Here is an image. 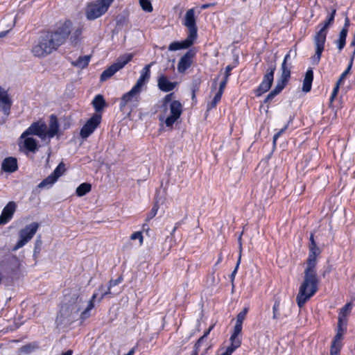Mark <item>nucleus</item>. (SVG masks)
Here are the masks:
<instances>
[{"instance_id":"20e7f679","label":"nucleus","mask_w":355,"mask_h":355,"mask_svg":"<svg viewBox=\"0 0 355 355\" xmlns=\"http://www.w3.org/2000/svg\"><path fill=\"white\" fill-rule=\"evenodd\" d=\"M173 94H168L162 101L159 119L166 127L171 128L180 119L182 113V105L178 101L173 100Z\"/></svg>"},{"instance_id":"393cba45","label":"nucleus","mask_w":355,"mask_h":355,"mask_svg":"<svg viewBox=\"0 0 355 355\" xmlns=\"http://www.w3.org/2000/svg\"><path fill=\"white\" fill-rule=\"evenodd\" d=\"M153 64V63L152 62L144 67V68L141 71L140 77L137 80L135 85L137 86L139 88L142 89V87L148 81L150 78V69Z\"/></svg>"},{"instance_id":"6e6552de","label":"nucleus","mask_w":355,"mask_h":355,"mask_svg":"<svg viewBox=\"0 0 355 355\" xmlns=\"http://www.w3.org/2000/svg\"><path fill=\"white\" fill-rule=\"evenodd\" d=\"M291 51H289L285 55L281 66V76L277 81L275 88L267 96L266 101L272 99L274 96L280 93L286 85L291 77V68L290 66L287 64V61L290 58Z\"/></svg>"},{"instance_id":"a18cd8bd","label":"nucleus","mask_w":355,"mask_h":355,"mask_svg":"<svg viewBox=\"0 0 355 355\" xmlns=\"http://www.w3.org/2000/svg\"><path fill=\"white\" fill-rule=\"evenodd\" d=\"M227 80L228 79H225V78H223V80L220 83L219 89H218L217 92L220 93V94H223V93L224 92V89H225V87L226 86V84L227 83Z\"/></svg>"},{"instance_id":"ddd939ff","label":"nucleus","mask_w":355,"mask_h":355,"mask_svg":"<svg viewBox=\"0 0 355 355\" xmlns=\"http://www.w3.org/2000/svg\"><path fill=\"white\" fill-rule=\"evenodd\" d=\"M183 24L189 30L188 36L196 40L198 29L196 26V17L195 15L194 8H191L187 11L184 18Z\"/></svg>"},{"instance_id":"338daca9","label":"nucleus","mask_w":355,"mask_h":355,"mask_svg":"<svg viewBox=\"0 0 355 355\" xmlns=\"http://www.w3.org/2000/svg\"><path fill=\"white\" fill-rule=\"evenodd\" d=\"M168 239V237H166V238L165 239V242H166V241H167Z\"/></svg>"},{"instance_id":"e2e57ef3","label":"nucleus","mask_w":355,"mask_h":355,"mask_svg":"<svg viewBox=\"0 0 355 355\" xmlns=\"http://www.w3.org/2000/svg\"><path fill=\"white\" fill-rule=\"evenodd\" d=\"M207 351H208V349H206V351L204 352V354H203L204 355H205V354L207 353Z\"/></svg>"},{"instance_id":"bf43d9fd","label":"nucleus","mask_w":355,"mask_h":355,"mask_svg":"<svg viewBox=\"0 0 355 355\" xmlns=\"http://www.w3.org/2000/svg\"><path fill=\"white\" fill-rule=\"evenodd\" d=\"M209 7V5L208 4H204L202 6V8L205 9V8H207Z\"/></svg>"},{"instance_id":"bb28decb","label":"nucleus","mask_w":355,"mask_h":355,"mask_svg":"<svg viewBox=\"0 0 355 355\" xmlns=\"http://www.w3.org/2000/svg\"><path fill=\"white\" fill-rule=\"evenodd\" d=\"M352 306L351 303H347L340 309L338 316V326L341 327L343 324H345V318L350 314Z\"/></svg>"},{"instance_id":"4c0bfd02","label":"nucleus","mask_w":355,"mask_h":355,"mask_svg":"<svg viewBox=\"0 0 355 355\" xmlns=\"http://www.w3.org/2000/svg\"><path fill=\"white\" fill-rule=\"evenodd\" d=\"M353 62H349L347 69L345 70V71L340 75L339 79L338 80L337 83L338 85H341L344 80L346 78L347 75L350 73V70L352 69Z\"/></svg>"},{"instance_id":"4d7b16f0","label":"nucleus","mask_w":355,"mask_h":355,"mask_svg":"<svg viewBox=\"0 0 355 355\" xmlns=\"http://www.w3.org/2000/svg\"><path fill=\"white\" fill-rule=\"evenodd\" d=\"M176 230H177V227H175V226L173 227L172 230H171V235L175 233V232L176 231Z\"/></svg>"},{"instance_id":"412c9836","label":"nucleus","mask_w":355,"mask_h":355,"mask_svg":"<svg viewBox=\"0 0 355 355\" xmlns=\"http://www.w3.org/2000/svg\"><path fill=\"white\" fill-rule=\"evenodd\" d=\"M193 53L191 51L187 52L180 60L178 64V71L180 73L184 72L190 67L192 63Z\"/></svg>"},{"instance_id":"0e129e2a","label":"nucleus","mask_w":355,"mask_h":355,"mask_svg":"<svg viewBox=\"0 0 355 355\" xmlns=\"http://www.w3.org/2000/svg\"><path fill=\"white\" fill-rule=\"evenodd\" d=\"M207 351H208V349H206V351L204 352V354H203L204 355H205V354L207 353Z\"/></svg>"},{"instance_id":"052dcab7","label":"nucleus","mask_w":355,"mask_h":355,"mask_svg":"<svg viewBox=\"0 0 355 355\" xmlns=\"http://www.w3.org/2000/svg\"><path fill=\"white\" fill-rule=\"evenodd\" d=\"M221 261V257H220L219 259H218V261H217V263H218L219 262H220Z\"/></svg>"},{"instance_id":"9d476101","label":"nucleus","mask_w":355,"mask_h":355,"mask_svg":"<svg viewBox=\"0 0 355 355\" xmlns=\"http://www.w3.org/2000/svg\"><path fill=\"white\" fill-rule=\"evenodd\" d=\"M132 58V54L120 56L116 62L105 69L101 76V80L105 81L112 77L116 72L122 69Z\"/></svg>"},{"instance_id":"13d9d810","label":"nucleus","mask_w":355,"mask_h":355,"mask_svg":"<svg viewBox=\"0 0 355 355\" xmlns=\"http://www.w3.org/2000/svg\"><path fill=\"white\" fill-rule=\"evenodd\" d=\"M217 80H218V78H216V79H214V86H213V87H214V88H216V82H217Z\"/></svg>"},{"instance_id":"aec40b11","label":"nucleus","mask_w":355,"mask_h":355,"mask_svg":"<svg viewBox=\"0 0 355 355\" xmlns=\"http://www.w3.org/2000/svg\"><path fill=\"white\" fill-rule=\"evenodd\" d=\"M176 82H171L166 76L160 75L157 79V87L158 88L165 92L172 91L176 86Z\"/></svg>"},{"instance_id":"2f4dec72","label":"nucleus","mask_w":355,"mask_h":355,"mask_svg":"<svg viewBox=\"0 0 355 355\" xmlns=\"http://www.w3.org/2000/svg\"><path fill=\"white\" fill-rule=\"evenodd\" d=\"M92 186L89 183H82L80 184L76 191L78 196L81 197L87 194L91 191Z\"/></svg>"},{"instance_id":"f257e3e1","label":"nucleus","mask_w":355,"mask_h":355,"mask_svg":"<svg viewBox=\"0 0 355 355\" xmlns=\"http://www.w3.org/2000/svg\"><path fill=\"white\" fill-rule=\"evenodd\" d=\"M71 28V23L68 20L62 23L55 32L42 35L32 47L33 55L42 58L51 54L64 42L69 37Z\"/></svg>"},{"instance_id":"603ef678","label":"nucleus","mask_w":355,"mask_h":355,"mask_svg":"<svg viewBox=\"0 0 355 355\" xmlns=\"http://www.w3.org/2000/svg\"><path fill=\"white\" fill-rule=\"evenodd\" d=\"M316 244L315 241H314V239H313V234H311V236H310V244L309 245H315Z\"/></svg>"},{"instance_id":"6ab92c4d","label":"nucleus","mask_w":355,"mask_h":355,"mask_svg":"<svg viewBox=\"0 0 355 355\" xmlns=\"http://www.w3.org/2000/svg\"><path fill=\"white\" fill-rule=\"evenodd\" d=\"M17 205L15 202H9L3 208L0 216V225L6 224L12 218L16 210Z\"/></svg>"},{"instance_id":"864d4df0","label":"nucleus","mask_w":355,"mask_h":355,"mask_svg":"<svg viewBox=\"0 0 355 355\" xmlns=\"http://www.w3.org/2000/svg\"><path fill=\"white\" fill-rule=\"evenodd\" d=\"M149 230L150 229H149V227H148L147 224H144L143 225V230H144V231L148 232L149 231Z\"/></svg>"},{"instance_id":"c9c22d12","label":"nucleus","mask_w":355,"mask_h":355,"mask_svg":"<svg viewBox=\"0 0 355 355\" xmlns=\"http://www.w3.org/2000/svg\"><path fill=\"white\" fill-rule=\"evenodd\" d=\"M221 96L222 94L216 92L212 101L207 103V110H210L212 108L215 107L216 105L218 103V102L220 101Z\"/></svg>"},{"instance_id":"39448f33","label":"nucleus","mask_w":355,"mask_h":355,"mask_svg":"<svg viewBox=\"0 0 355 355\" xmlns=\"http://www.w3.org/2000/svg\"><path fill=\"white\" fill-rule=\"evenodd\" d=\"M60 125L55 116L51 115L49 128L44 121L39 120L33 122L24 132L23 137L27 135L37 136L42 141L49 142L50 139L58 135Z\"/></svg>"},{"instance_id":"6e6d98bb","label":"nucleus","mask_w":355,"mask_h":355,"mask_svg":"<svg viewBox=\"0 0 355 355\" xmlns=\"http://www.w3.org/2000/svg\"><path fill=\"white\" fill-rule=\"evenodd\" d=\"M6 32H5V31L0 32V37H3L6 36Z\"/></svg>"},{"instance_id":"f704fd0d","label":"nucleus","mask_w":355,"mask_h":355,"mask_svg":"<svg viewBox=\"0 0 355 355\" xmlns=\"http://www.w3.org/2000/svg\"><path fill=\"white\" fill-rule=\"evenodd\" d=\"M239 259H238V261H237V263L236 265V267H235L234 270H233V272L231 274L232 282H234V279L235 278V276H236V272H237V270L239 268V264H240V262H241V251H242L241 234L239 237Z\"/></svg>"},{"instance_id":"58836bf2","label":"nucleus","mask_w":355,"mask_h":355,"mask_svg":"<svg viewBox=\"0 0 355 355\" xmlns=\"http://www.w3.org/2000/svg\"><path fill=\"white\" fill-rule=\"evenodd\" d=\"M343 334V329H342V326L341 327L338 326V331L336 333V335L334 338L333 343H337V344H342L341 340H342Z\"/></svg>"},{"instance_id":"f03ea898","label":"nucleus","mask_w":355,"mask_h":355,"mask_svg":"<svg viewBox=\"0 0 355 355\" xmlns=\"http://www.w3.org/2000/svg\"><path fill=\"white\" fill-rule=\"evenodd\" d=\"M97 297V294H93L92 297L87 300L85 295H73L70 300L66 299L68 303L62 306L60 311V317L68 318L69 320H75L78 316L82 320H85L90 317L91 310L94 308V302Z\"/></svg>"},{"instance_id":"4468645a","label":"nucleus","mask_w":355,"mask_h":355,"mask_svg":"<svg viewBox=\"0 0 355 355\" xmlns=\"http://www.w3.org/2000/svg\"><path fill=\"white\" fill-rule=\"evenodd\" d=\"M65 171L64 164L60 163L53 172L42 180L39 184V188H46L51 187L57 180L64 173Z\"/></svg>"},{"instance_id":"f8f14e48","label":"nucleus","mask_w":355,"mask_h":355,"mask_svg":"<svg viewBox=\"0 0 355 355\" xmlns=\"http://www.w3.org/2000/svg\"><path fill=\"white\" fill-rule=\"evenodd\" d=\"M248 309L245 308L237 314L236 324L234 327L233 332L230 338V343H237L238 344L241 345V340L239 338V335L241 334L243 322L248 313Z\"/></svg>"},{"instance_id":"72a5a7b5","label":"nucleus","mask_w":355,"mask_h":355,"mask_svg":"<svg viewBox=\"0 0 355 355\" xmlns=\"http://www.w3.org/2000/svg\"><path fill=\"white\" fill-rule=\"evenodd\" d=\"M240 346L241 345L237 343H230V345L218 355H232Z\"/></svg>"},{"instance_id":"1a4fd4ad","label":"nucleus","mask_w":355,"mask_h":355,"mask_svg":"<svg viewBox=\"0 0 355 355\" xmlns=\"http://www.w3.org/2000/svg\"><path fill=\"white\" fill-rule=\"evenodd\" d=\"M39 227L38 223L33 222L20 230L19 232V240L13 247L12 251H16L28 243L33 238Z\"/></svg>"},{"instance_id":"8fccbe9b","label":"nucleus","mask_w":355,"mask_h":355,"mask_svg":"<svg viewBox=\"0 0 355 355\" xmlns=\"http://www.w3.org/2000/svg\"><path fill=\"white\" fill-rule=\"evenodd\" d=\"M31 349H33V347H32L31 345H26V346L22 347V348H21V351H23L26 353L30 352L31 351Z\"/></svg>"},{"instance_id":"a211bd4d","label":"nucleus","mask_w":355,"mask_h":355,"mask_svg":"<svg viewBox=\"0 0 355 355\" xmlns=\"http://www.w3.org/2000/svg\"><path fill=\"white\" fill-rule=\"evenodd\" d=\"M19 146L31 153H35L38 148L37 141L31 135L23 137V133L19 138Z\"/></svg>"},{"instance_id":"4be33fe9","label":"nucleus","mask_w":355,"mask_h":355,"mask_svg":"<svg viewBox=\"0 0 355 355\" xmlns=\"http://www.w3.org/2000/svg\"><path fill=\"white\" fill-rule=\"evenodd\" d=\"M120 282V279H117L115 280H111L109 283V286H101L100 291L101 292V299H103L105 296H107L108 295H116L117 293H120V290L113 288V287L116 286Z\"/></svg>"},{"instance_id":"e433bc0d","label":"nucleus","mask_w":355,"mask_h":355,"mask_svg":"<svg viewBox=\"0 0 355 355\" xmlns=\"http://www.w3.org/2000/svg\"><path fill=\"white\" fill-rule=\"evenodd\" d=\"M139 4L145 12H151L153 11V6L150 0H139Z\"/></svg>"},{"instance_id":"5701e85b","label":"nucleus","mask_w":355,"mask_h":355,"mask_svg":"<svg viewBox=\"0 0 355 355\" xmlns=\"http://www.w3.org/2000/svg\"><path fill=\"white\" fill-rule=\"evenodd\" d=\"M320 253V249L317 247L316 244L309 245V254L305 266L316 268L317 257Z\"/></svg>"},{"instance_id":"de8ad7c7","label":"nucleus","mask_w":355,"mask_h":355,"mask_svg":"<svg viewBox=\"0 0 355 355\" xmlns=\"http://www.w3.org/2000/svg\"><path fill=\"white\" fill-rule=\"evenodd\" d=\"M157 208L154 207L152 209L149 216L147 217L146 220H150L151 218H153L157 214Z\"/></svg>"},{"instance_id":"cd10ccee","label":"nucleus","mask_w":355,"mask_h":355,"mask_svg":"<svg viewBox=\"0 0 355 355\" xmlns=\"http://www.w3.org/2000/svg\"><path fill=\"white\" fill-rule=\"evenodd\" d=\"M313 78V73L312 70H308L306 73L303 81L302 90L304 92H308L311 89V84Z\"/></svg>"},{"instance_id":"37998d69","label":"nucleus","mask_w":355,"mask_h":355,"mask_svg":"<svg viewBox=\"0 0 355 355\" xmlns=\"http://www.w3.org/2000/svg\"><path fill=\"white\" fill-rule=\"evenodd\" d=\"M211 331V328L209 329L207 331H205V333L204 334V335L202 336H201L197 341V343H196L194 347H196V349H198L199 346H200V344L202 343V341L207 336V335L209 334V331Z\"/></svg>"},{"instance_id":"c756f323","label":"nucleus","mask_w":355,"mask_h":355,"mask_svg":"<svg viewBox=\"0 0 355 355\" xmlns=\"http://www.w3.org/2000/svg\"><path fill=\"white\" fill-rule=\"evenodd\" d=\"M71 23H72L71 21H69ZM71 34L70 36V40L71 43L73 44H76L78 41L80 40V35L82 34V28L80 27H77L75 28H73V24H71V31L69 33V35Z\"/></svg>"},{"instance_id":"09e8293b","label":"nucleus","mask_w":355,"mask_h":355,"mask_svg":"<svg viewBox=\"0 0 355 355\" xmlns=\"http://www.w3.org/2000/svg\"><path fill=\"white\" fill-rule=\"evenodd\" d=\"M232 69V67L230 65H228L226 67L225 72V77H224V78H225V79H228Z\"/></svg>"},{"instance_id":"680f3d73","label":"nucleus","mask_w":355,"mask_h":355,"mask_svg":"<svg viewBox=\"0 0 355 355\" xmlns=\"http://www.w3.org/2000/svg\"><path fill=\"white\" fill-rule=\"evenodd\" d=\"M207 351H208V349H206V351L204 352V354H203L204 355H205V354L207 353Z\"/></svg>"},{"instance_id":"7c9ffc66","label":"nucleus","mask_w":355,"mask_h":355,"mask_svg":"<svg viewBox=\"0 0 355 355\" xmlns=\"http://www.w3.org/2000/svg\"><path fill=\"white\" fill-rule=\"evenodd\" d=\"M105 104V101L102 95H97L92 101V105L96 112L103 110Z\"/></svg>"},{"instance_id":"7ed1b4c3","label":"nucleus","mask_w":355,"mask_h":355,"mask_svg":"<svg viewBox=\"0 0 355 355\" xmlns=\"http://www.w3.org/2000/svg\"><path fill=\"white\" fill-rule=\"evenodd\" d=\"M319 278L316 268L305 266L303 281L300 286L296 302L300 308L318 291Z\"/></svg>"},{"instance_id":"473e14b6","label":"nucleus","mask_w":355,"mask_h":355,"mask_svg":"<svg viewBox=\"0 0 355 355\" xmlns=\"http://www.w3.org/2000/svg\"><path fill=\"white\" fill-rule=\"evenodd\" d=\"M90 60V56L89 55H85L83 57H80L77 60H76L74 62H73V64L74 66H76L79 68H85L86 67L89 62Z\"/></svg>"},{"instance_id":"a878e982","label":"nucleus","mask_w":355,"mask_h":355,"mask_svg":"<svg viewBox=\"0 0 355 355\" xmlns=\"http://www.w3.org/2000/svg\"><path fill=\"white\" fill-rule=\"evenodd\" d=\"M17 161L15 157H7L1 164V169L5 172L13 173L17 171Z\"/></svg>"},{"instance_id":"423d86ee","label":"nucleus","mask_w":355,"mask_h":355,"mask_svg":"<svg viewBox=\"0 0 355 355\" xmlns=\"http://www.w3.org/2000/svg\"><path fill=\"white\" fill-rule=\"evenodd\" d=\"M336 12V8H332L331 13L322 24L321 28L315 33L313 37L315 52L311 58V62L314 64H318L320 60L322 53L324 49L328 28L334 23Z\"/></svg>"},{"instance_id":"2eb2a0df","label":"nucleus","mask_w":355,"mask_h":355,"mask_svg":"<svg viewBox=\"0 0 355 355\" xmlns=\"http://www.w3.org/2000/svg\"><path fill=\"white\" fill-rule=\"evenodd\" d=\"M275 71V65L272 64L268 69L267 73L263 77L262 83L257 89L256 92L257 96H261L269 90L273 82Z\"/></svg>"},{"instance_id":"9b49d317","label":"nucleus","mask_w":355,"mask_h":355,"mask_svg":"<svg viewBox=\"0 0 355 355\" xmlns=\"http://www.w3.org/2000/svg\"><path fill=\"white\" fill-rule=\"evenodd\" d=\"M141 90L137 86L134 85L128 92L124 94L121 98L120 110L123 111L125 107H130L132 104L137 103Z\"/></svg>"},{"instance_id":"5fc2aeb1","label":"nucleus","mask_w":355,"mask_h":355,"mask_svg":"<svg viewBox=\"0 0 355 355\" xmlns=\"http://www.w3.org/2000/svg\"><path fill=\"white\" fill-rule=\"evenodd\" d=\"M72 353L73 352L71 350H68L61 355H72Z\"/></svg>"},{"instance_id":"a19ab883","label":"nucleus","mask_w":355,"mask_h":355,"mask_svg":"<svg viewBox=\"0 0 355 355\" xmlns=\"http://www.w3.org/2000/svg\"><path fill=\"white\" fill-rule=\"evenodd\" d=\"M130 239L131 240L138 239L139 241L140 245H142L143 242H144V237H143L141 232H136L132 234L130 236Z\"/></svg>"},{"instance_id":"3c124183","label":"nucleus","mask_w":355,"mask_h":355,"mask_svg":"<svg viewBox=\"0 0 355 355\" xmlns=\"http://www.w3.org/2000/svg\"><path fill=\"white\" fill-rule=\"evenodd\" d=\"M349 25V20L347 17H346L345 19V24H344V26L343 27L342 29H345L347 31V33H348V26Z\"/></svg>"},{"instance_id":"69168bd1","label":"nucleus","mask_w":355,"mask_h":355,"mask_svg":"<svg viewBox=\"0 0 355 355\" xmlns=\"http://www.w3.org/2000/svg\"><path fill=\"white\" fill-rule=\"evenodd\" d=\"M170 248H171V247H170L169 245H168V246H167V250H168L170 249Z\"/></svg>"},{"instance_id":"b1692460","label":"nucleus","mask_w":355,"mask_h":355,"mask_svg":"<svg viewBox=\"0 0 355 355\" xmlns=\"http://www.w3.org/2000/svg\"><path fill=\"white\" fill-rule=\"evenodd\" d=\"M195 40V39L191 38L189 37V36H187V39L182 42H172L168 46V50L173 51L180 49H187L194 43Z\"/></svg>"},{"instance_id":"49530a36","label":"nucleus","mask_w":355,"mask_h":355,"mask_svg":"<svg viewBox=\"0 0 355 355\" xmlns=\"http://www.w3.org/2000/svg\"><path fill=\"white\" fill-rule=\"evenodd\" d=\"M340 85H338V83H336V85L332 92L331 96L330 98V103H331L334 99V98L337 96L338 89H339Z\"/></svg>"},{"instance_id":"c85d7f7f","label":"nucleus","mask_w":355,"mask_h":355,"mask_svg":"<svg viewBox=\"0 0 355 355\" xmlns=\"http://www.w3.org/2000/svg\"><path fill=\"white\" fill-rule=\"evenodd\" d=\"M347 35V31L345 29H341L338 35V38L335 41L338 51H341L345 46Z\"/></svg>"},{"instance_id":"c03bdc74","label":"nucleus","mask_w":355,"mask_h":355,"mask_svg":"<svg viewBox=\"0 0 355 355\" xmlns=\"http://www.w3.org/2000/svg\"><path fill=\"white\" fill-rule=\"evenodd\" d=\"M288 125H285L284 128L280 130L278 132H277L273 137V145L276 144L277 139L287 129Z\"/></svg>"},{"instance_id":"dca6fc26","label":"nucleus","mask_w":355,"mask_h":355,"mask_svg":"<svg viewBox=\"0 0 355 355\" xmlns=\"http://www.w3.org/2000/svg\"><path fill=\"white\" fill-rule=\"evenodd\" d=\"M101 116L95 114L89 119L80 130V135L82 138H87L101 123Z\"/></svg>"},{"instance_id":"f3484780","label":"nucleus","mask_w":355,"mask_h":355,"mask_svg":"<svg viewBox=\"0 0 355 355\" xmlns=\"http://www.w3.org/2000/svg\"><path fill=\"white\" fill-rule=\"evenodd\" d=\"M12 101L8 91L0 87V110L6 116L10 114Z\"/></svg>"},{"instance_id":"ea45409f","label":"nucleus","mask_w":355,"mask_h":355,"mask_svg":"<svg viewBox=\"0 0 355 355\" xmlns=\"http://www.w3.org/2000/svg\"><path fill=\"white\" fill-rule=\"evenodd\" d=\"M342 344L332 343L330 350L331 355H339Z\"/></svg>"},{"instance_id":"0eeeda50","label":"nucleus","mask_w":355,"mask_h":355,"mask_svg":"<svg viewBox=\"0 0 355 355\" xmlns=\"http://www.w3.org/2000/svg\"><path fill=\"white\" fill-rule=\"evenodd\" d=\"M114 0H96L89 3L85 9L86 18L95 20L103 15L110 7Z\"/></svg>"},{"instance_id":"79ce46f5","label":"nucleus","mask_w":355,"mask_h":355,"mask_svg":"<svg viewBox=\"0 0 355 355\" xmlns=\"http://www.w3.org/2000/svg\"><path fill=\"white\" fill-rule=\"evenodd\" d=\"M279 305H280L279 302V301H275V304L273 305V307H272V311H273L272 318L274 320H277L279 318L278 310H279Z\"/></svg>"}]
</instances>
